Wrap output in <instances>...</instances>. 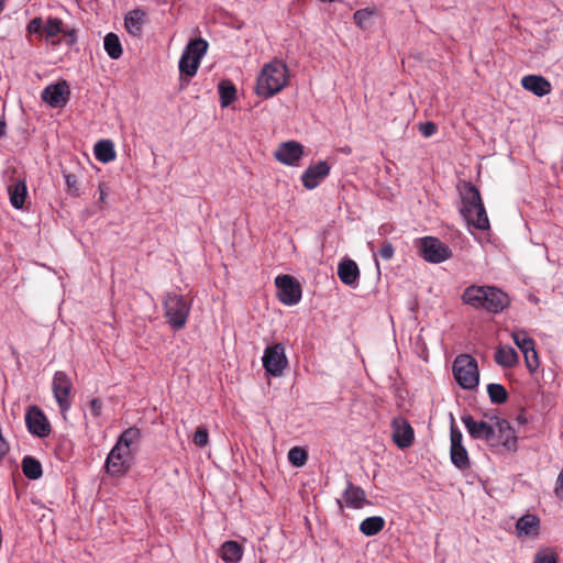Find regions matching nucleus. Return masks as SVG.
<instances>
[{"mask_svg":"<svg viewBox=\"0 0 563 563\" xmlns=\"http://www.w3.org/2000/svg\"><path fill=\"white\" fill-rule=\"evenodd\" d=\"M462 300L475 309H485L493 313L503 311L509 305L507 294L492 286H468L462 295Z\"/></svg>","mask_w":563,"mask_h":563,"instance_id":"nucleus-1","label":"nucleus"},{"mask_svg":"<svg viewBox=\"0 0 563 563\" xmlns=\"http://www.w3.org/2000/svg\"><path fill=\"white\" fill-rule=\"evenodd\" d=\"M461 197V213L465 221L478 230H487L489 220L479 190L472 183H465Z\"/></svg>","mask_w":563,"mask_h":563,"instance_id":"nucleus-2","label":"nucleus"},{"mask_svg":"<svg viewBox=\"0 0 563 563\" xmlns=\"http://www.w3.org/2000/svg\"><path fill=\"white\" fill-rule=\"evenodd\" d=\"M287 82V65L279 59H274L263 67L257 78L256 92L261 97L269 98L283 90Z\"/></svg>","mask_w":563,"mask_h":563,"instance_id":"nucleus-3","label":"nucleus"},{"mask_svg":"<svg viewBox=\"0 0 563 563\" xmlns=\"http://www.w3.org/2000/svg\"><path fill=\"white\" fill-rule=\"evenodd\" d=\"M164 317L172 329L178 331L185 328L191 309V303L184 296L168 292L165 296Z\"/></svg>","mask_w":563,"mask_h":563,"instance_id":"nucleus-4","label":"nucleus"},{"mask_svg":"<svg viewBox=\"0 0 563 563\" xmlns=\"http://www.w3.org/2000/svg\"><path fill=\"white\" fill-rule=\"evenodd\" d=\"M453 374L457 384L464 389H473L478 385L477 362L468 354L456 356L453 362Z\"/></svg>","mask_w":563,"mask_h":563,"instance_id":"nucleus-5","label":"nucleus"},{"mask_svg":"<svg viewBox=\"0 0 563 563\" xmlns=\"http://www.w3.org/2000/svg\"><path fill=\"white\" fill-rule=\"evenodd\" d=\"M208 42L203 38L191 40L185 47L179 59V71L188 77H194L200 65V60L208 49Z\"/></svg>","mask_w":563,"mask_h":563,"instance_id":"nucleus-6","label":"nucleus"},{"mask_svg":"<svg viewBox=\"0 0 563 563\" xmlns=\"http://www.w3.org/2000/svg\"><path fill=\"white\" fill-rule=\"evenodd\" d=\"M417 247L419 255L429 263L439 264L452 257L451 249L434 236L419 239Z\"/></svg>","mask_w":563,"mask_h":563,"instance_id":"nucleus-7","label":"nucleus"},{"mask_svg":"<svg viewBox=\"0 0 563 563\" xmlns=\"http://www.w3.org/2000/svg\"><path fill=\"white\" fill-rule=\"evenodd\" d=\"M263 366L268 375L280 376L288 365L285 347L282 343L267 346L262 358Z\"/></svg>","mask_w":563,"mask_h":563,"instance_id":"nucleus-8","label":"nucleus"},{"mask_svg":"<svg viewBox=\"0 0 563 563\" xmlns=\"http://www.w3.org/2000/svg\"><path fill=\"white\" fill-rule=\"evenodd\" d=\"M278 289L277 297L284 305H296L301 299V286L299 282L290 275H279L275 279Z\"/></svg>","mask_w":563,"mask_h":563,"instance_id":"nucleus-9","label":"nucleus"},{"mask_svg":"<svg viewBox=\"0 0 563 563\" xmlns=\"http://www.w3.org/2000/svg\"><path fill=\"white\" fill-rule=\"evenodd\" d=\"M52 389L59 409L65 412L71 406L70 395L73 390V382L67 373L57 371L54 374Z\"/></svg>","mask_w":563,"mask_h":563,"instance_id":"nucleus-10","label":"nucleus"},{"mask_svg":"<svg viewBox=\"0 0 563 563\" xmlns=\"http://www.w3.org/2000/svg\"><path fill=\"white\" fill-rule=\"evenodd\" d=\"M140 430L136 428L126 429L118 439L115 445L107 457H126L137 452L140 443Z\"/></svg>","mask_w":563,"mask_h":563,"instance_id":"nucleus-11","label":"nucleus"},{"mask_svg":"<svg viewBox=\"0 0 563 563\" xmlns=\"http://www.w3.org/2000/svg\"><path fill=\"white\" fill-rule=\"evenodd\" d=\"M496 443L488 444L492 448L505 449V452H512L517 448V437L510 423L505 419H497L493 426Z\"/></svg>","mask_w":563,"mask_h":563,"instance_id":"nucleus-12","label":"nucleus"},{"mask_svg":"<svg viewBox=\"0 0 563 563\" xmlns=\"http://www.w3.org/2000/svg\"><path fill=\"white\" fill-rule=\"evenodd\" d=\"M336 505L340 511H343L344 507L351 509H362L366 505H371L363 488L347 482L345 489L342 493V498L336 499Z\"/></svg>","mask_w":563,"mask_h":563,"instance_id":"nucleus-13","label":"nucleus"},{"mask_svg":"<svg viewBox=\"0 0 563 563\" xmlns=\"http://www.w3.org/2000/svg\"><path fill=\"white\" fill-rule=\"evenodd\" d=\"M70 97V88L66 80H60L54 85H48L41 93L44 102L53 108H64Z\"/></svg>","mask_w":563,"mask_h":563,"instance_id":"nucleus-14","label":"nucleus"},{"mask_svg":"<svg viewBox=\"0 0 563 563\" xmlns=\"http://www.w3.org/2000/svg\"><path fill=\"white\" fill-rule=\"evenodd\" d=\"M461 420L472 438L485 440L487 444L496 443L493 429L494 423H488L483 420L477 421L468 413L463 415Z\"/></svg>","mask_w":563,"mask_h":563,"instance_id":"nucleus-15","label":"nucleus"},{"mask_svg":"<svg viewBox=\"0 0 563 563\" xmlns=\"http://www.w3.org/2000/svg\"><path fill=\"white\" fill-rule=\"evenodd\" d=\"M25 423L27 430L36 437L45 438L51 433V424L42 409L37 406L29 407L25 415Z\"/></svg>","mask_w":563,"mask_h":563,"instance_id":"nucleus-16","label":"nucleus"},{"mask_svg":"<svg viewBox=\"0 0 563 563\" xmlns=\"http://www.w3.org/2000/svg\"><path fill=\"white\" fill-rule=\"evenodd\" d=\"M275 158L288 166H297L303 156V146L296 141L283 142L274 154Z\"/></svg>","mask_w":563,"mask_h":563,"instance_id":"nucleus-17","label":"nucleus"},{"mask_svg":"<svg viewBox=\"0 0 563 563\" xmlns=\"http://www.w3.org/2000/svg\"><path fill=\"white\" fill-rule=\"evenodd\" d=\"M330 169V165L325 161L310 165L301 176L303 187L309 190L314 189L329 175Z\"/></svg>","mask_w":563,"mask_h":563,"instance_id":"nucleus-18","label":"nucleus"},{"mask_svg":"<svg viewBox=\"0 0 563 563\" xmlns=\"http://www.w3.org/2000/svg\"><path fill=\"white\" fill-rule=\"evenodd\" d=\"M515 531L518 538L536 539L540 533V519L536 515H523L517 520Z\"/></svg>","mask_w":563,"mask_h":563,"instance_id":"nucleus-19","label":"nucleus"},{"mask_svg":"<svg viewBox=\"0 0 563 563\" xmlns=\"http://www.w3.org/2000/svg\"><path fill=\"white\" fill-rule=\"evenodd\" d=\"M521 85L526 90L533 92L538 97H543L551 91V84L549 80L538 75H528L522 77Z\"/></svg>","mask_w":563,"mask_h":563,"instance_id":"nucleus-20","label":"nucleus"},{"mask_svg":"<svg viewBox=\"0 0 563 563\" xmlns=\"http://www.w3.org/2000/svg\"><path fill=\"white\" fill-rule=\"evenodd\" d=\"M8 194L10 202L15 209L23 208L27 196L25 179H13L8 185Z\"/></svg>","mask_w":563,"mask_h":563,"instance_id":"nucleus-21","label":"nucleus"},{"mask_svg":"<svg viewBox=\"0 0 563 563\" xmlns=\"http://www.w3.org/2000/svg\"><path fill=\"white\" fill-rule=\"evenodd\" d=\"M338 276L343 284L354 286L360 277L356 263L350 258L343 260L338 266Z\"/></svg>","mask_w":563,"mask_h":563,"instance_id":"nucleus-22","label":"nucleus"},{"mask_svg":"<svg viewBox=\"0 0 563 563\" xmlns=\"http://www.w3.org/2000/svg\"><path fill=\"white\" fill-rule=\"evenodd\" d=\"M145 13L140 9L130 11L124 19V25L128 33L134 37H140L143 32Z\"/></svg>","mask_w":563,"mask_h":563,"instance_id":"nucleus-23","label":"nucleus"},{"mask_svg":"<svg viewBox=\"0 0 563 563\" xmlns=\"http://www.w3.org/2000/svg\"><path fill=\"white\" fill-rule=\"evenodd\" d=\"M219 555L225 563H239L243 556V548L236 541H225L219 550Z\"/></svg>","mask_w":563,"mask_h":563,"instance_id":"nucleus-24","label":"nucleus"},{"mask_svg":"<svg viewBox=\"0 0 563 563\" xmlns=\"http://www.w3.org/2000/svg\"><path fill=\"white\" fill-rule=\"evenodd\" d=\"M393 439L399 448H407L412 443L413 430L406 421L395 422Z\"/></svg>","mask_w":563,"mask_h":563,"instance_id":"nucleus-25","label":"nucleus"},{"mask_svg":"<svg viewBox=\"0 0 563 563\" xmlns=\"http://www.w3.org/2000/svg\"><path fill=\"white\" fill-rule=\"evenodd\" d=\"M386 521L380 516H373L365 518L360 523V532L365 537H374L378 534L385 527Z\"/></svg>","mask_w":563,"mask_h":563,"instance_id":"nucleus-26","label":"nucleus"},{"mask_svg":"<svg viewBox=\"0 0 563 563\" xmlns=\"http://www.w3.org/2000/svg\"><path fill=\"white\" fill-rule=\"evenodd\" d=\"M495 362L505 368H510L518 363V354L510 346H501L495 353Z\"/></svg>","mask_w":563,"mask_h":563,"instance_id":"nucleus-27","label":"nucleus"},{"mask_svg":"<svg viewBox=\"0 0 563 563\" xmlns=\"http://www.w3.org/2000/svg\"><path fill=\"white\" fill-rule=\"evenodd\" d=\"M96 158L102 163H109L115 158L113 143L110 140H101L95 145Z\"/></svg>","mask_w":563,"mask_h":563,"instance_id":"nucleus-28","label":"nucleus"},{"mask_svg":"<svg viewBox=\"0 0 563 563\" xmlns=\"http://www.w3.org/2000/svg\"><path fill=\"white\" fill-rule=\"evenodd\" d=\"M220 104L229 107L236 98V88L230 80H222L219 86Z\"/></svg>","mask_w":563,"mask_h":563,"instance_id":"nucleus-29","label":"nucleus"},{"mask_svg":"<svg viewBox=\"0 0 563 563\" xmlns=\"http://www.w3.org/2000/svg\"><path fill=\"white\" fill-rule=\"evenodd\" d=\"M103 45H104V49H106L107 54L112 59H118V58L121 57L123 51H122L121 42H120L119 36L117 34L108 33L104 36Z\"/></svg>","mask_w":563,"mask_h":563,"instance_id":"nucleus-30","label":"nucleus"},{"mask_svg":"<svg viewBox=\"0 0 563 563\" xmlns=\"http://www.w3.org/2000/svg\"><path fill=\"white\" fill-rule=\"evenodd\" d=\"M450 457H467V451L462 445V433L453 429L451 430V456Z\"/></svg>","mask_w":563,"mask_h":563,"instance_id":"nucleus-31","label":"nucleus"},{"mask_svg":"<svg viewBox=\"0 0 563 563\" xmlns=\"http://www.w3.org/2000/svg\"><path fill=\"white\" fill-rule=\"evenodd\" d=\"M104 467L108 474L120 476L125 474L131 465L129 460H106Z\"/></svg>","mask_w":563,"mask_h":563,"instance_id":"nucleus-32","label":"nucleus"},{"mask_svg":"<svg viewBox=\"0 0 563 563\" xmlns=\"http://www.w3.org/2000/svg\"><path fill=\"white\" fill-rule=\"evenodd\" d=\"M22 470L30 479H38L42 474V465L38 460H22Z\"/></svg>","mask_w":563,"mask_h":563,"instance_id":"nucleus-33","label":"nucleus"},{"mask_svg":"<svg viewBox=\"0 0 563 563\" xmlns=\"http://www.w3.org/2000/svg\"><path fill=\"white\" fill-rule=\"evenodd\" d=\"M487 393L493 404H504L508 399V393L506 388L500 384H489L487 386Z\"/></svg>","mask_w":563,"mask_h":563,"instance_id":"nucleus-34","label":"nucleus"},{"mask_svg":"<svg viewBox=\"0 0 563 563\" xmlns=\"http://www.w3.org/2000/svg\"><path fill=\"white\" fill-rule=\"evenodd\" d=\"M375 13L376 11L374 9H360L354 12L353 20L358 27H361L362 30H366Z\"/></svg>","mask_w":563,"mask_h":563,"instance_id":"nucleus-35","label":"nucleus"},{"mask_svg":"<svg viewBox=\"0 0 563 563\" xmlns=\"http://www.w3.org/2000/svg\"><path fill=\"white\" fill-rule=\"evenodd\" d=\"M512 339L523 354H527V352L534 347V341L525 331H515Z\"/></svg>","mask_w":563,"mask_h":563,"instance_id":"nucleus-36","label":"nucleus"},{"mask_svg":"<svg viewBox=\"0 0 563 563\" xmlns=\"http://www.w3.org/2000/svg\"><path fill=\"white\" fill-rule=\"evenodd\" d=\"M65 183H66V191L71 197L80 196L79 180L75 174L63 172Z\"/></svg>","mask_w":563,"mask_h":563,"instance_id":"nucleus-37","label":"nucleus"},{"mask_svg":"<svg viewBox=\"0 0 563 563\" xmlns=\"http://www.w3.org/2000/svg\"><path fill=\"white\" fill-rule=\"evenodd\" d=\"M44 32L47 38H54L64 32L63 21L57 18H49L47 23L44 25Z\"/></svg>","mask_w":563,"mask_h":563,"instance_id":"nucleus-38","label":"nucleus"},{"mask_svg":"<svg viewBox=\"0 0 563 563\" xmlns=\"http://www.w3.org/2000/svg\"><path fill=\"white\" fill-rule=\"evenodd\" d=\"M533 563H558L556 554L551 548L537 551Z\"/></svg>","mask_w":563,"mask_h":563,"instance_id":"nucleus-39","label":"nucleus"},{"mask_svg":"<svg viewBox=\"0 0 563 563\" xmlns=\"http://www.w3.org/2000/svg\"><path fill=\"white\" fill-rule=\"evenodd\" d=\"M523 356H525V363H526L527 368L531 373L536 372L540 364L536 349L532 347V350L527 352V354H523Z\"/></svg>","mask_w":563,"mask_h":563,"instance_id":"nucleus-40","label":"nucleus"},{"mask_svg":"<svg viewBox=\"0 0 563 563\" xmlns=\"http://www.w3.org/2000/svg\"><path fill=\"white\" fill-rule=\"evenodd\" d=\"M209 433L206 427L200 426L194 434V443L198 446H205L208 443Z\"/></svg>","mask_w":563,"mask_h":563,"instance_id":"nucleus-41","label":"nucleus"},{"mask_svg":"<svg viewBox=\"0 0 563 563\" xmlns=\"http://www.w3.org/2000/svg\"><path fill=\"white\" fill-rule=\"evenodd\" d=\"M26 30L30 34H37V33H41L42 30L44 31L42 18L36 16V18L32 19L29 22Z\"/></svg>","mask_w":563,"mask_h":563,"instance_id":"nucleus-42","label":"nucleus"},{"mask_svg":"<svg viewBox=\"0 0 563 563\" xmlns=\"http://www.w3.org/2000/svg\"><path fill=\"white\" fill-rule=\"evenodd\" d=\"M437 124L431 121H427L419 124V131L424 137L432 136L437 132Z\"/></svg>","mask_w":563,"mask_h":563,"instance_id":"nucleus-43","label":"nucleus"},{"mask_svg":"<svg viewBox=\"0 0 563 563\" xmlns=\"http://www.w3.org/2000/svg\"><path fill=\"white\" fill-rule=\"evenodd\" d=\"M379 255L384 260L389 261L394 256V246H393V244L389 243V242H385L382 245L380 250H379Z\"/></svg>","mask_w":563,"mask_h":563,"instance_id":"nucleus-44","label":"nucleus"},{"mask_svg":"<svg viewBox=\"0 0 563 563\" xmlns=\"http://www.w3.org/2000/svg\"><path fill=\"white\" fill-rule=\"evenodd\" d=\"M107 195H108V187L106 186V184L101 183L99 185V199H98V208H99V210H103L104 209V203H106Z\"/></svg>","mask_w":563,"mask_h":563,"instance_id":"nucleus-45","label":"nucleus"},{"mask_svg":"<svg viewBox=\"0 0 563 563\" xmlns=\"http://www.w3.org/2000/svg\"><path fill=\"white\" fill-rule=\"evenodd\" d=\"M90 411L95 418L100 417L102 410V401L99 398H93L90 404Z\"/></svg>","mask_w":563,"mask_h":563,"instance_id":"nucleus-46","label":"nucleus"},{"mask_svg":"<svg viewBox=\"0 0 563 563\" xmlns=\"http://www.w3.org/2000/svg\"><path fill=\"white\" fill-rule=\"evenodd\" d=\"M287 457H308V452L305 448L294 446L289 450Z\"/></svg>","mask_w":563,"mask_h":563,"instance_id":"nucleus-47","label":"nucleus"},{"mask_svg":"<svg viewBox=\"0 0 563 563\" xmlns=\"http://www.w3.org/2000/svg\"><path fill=\"white\" fill-rule=\"evenodd\" d=\"M555 496L563 500V470L561 471L554 489Z\"/></svg>","mask_w":563,"mask_h":563,"instance_id":"nucleus-48","label":"nucleus"},{"mask_svg":"<svg viewBox=\"0 0 563 563\" xmlns=\"http://www.w3.org/2000/svg\"><path fill=\"white\" fill-rule=\"evenodd\" d=\"M73 445L70 443V441H63L62 444H60V449L59 451L56 452L57 455H62V454H73Z\"/></svg>","mask_w":563,"mask_h":563,"instance_id":"nucleus-49","label":"nucleus"},{"mask_svg":"<svg viewBox=\"0 0 563 563\" xmlns=\"http://www.w3.org/2000/svg\"><path fill=\"white\" fill-rule=\"evenodd\" d=\"M452 463L457 467L459 470H466L470 466V460H451Z\"/></svg>","mask_w":563,"mask_h":563,"instance_id":"nucleus-50","label":"nucleus"},{"mask_svg":"<svg viewBox=\"0 0 563 563\" xmlns=\"http://www.w3.org/2000/svg\"><path fill=\"white\" fill-rule=\"evenodd\" d=\"M5 131H7L5 120H4V118L0 117V137L5 135Z\"/></svg>","mask_w":563,"mask_h":563,"instance_id":"nucleus-51","label":"nucleus"},{"mask_svg":"<svg viewBox=\"0 0 563 563\" xmlns=\"http://www.w3.org/2000/svg\"><path fill=\"white\" fill-rule=\"evenodd\" d=\"M294 467H302L307 460H289Z\"/></svg>","mask_w":563,"mask_h":563,"instance_id":"nucleus-52","label":"nucleus"},{"mask_svg":"<svg viewBox=\"0 0 563 563\" xmlns=\"http://www.w3.org/2000/svg\"><path fill=\"white\" fill-rule=\"evenodd\" d=\"M67 35L70 37L69 43H73L74 42V31L67 33Z\"/></svg>","mask_w":563,"mask_h":563,"instance_id":"nucleus-53","label":"nucleus"},{"mask_svg":"<svg viewBox=\"0 0 563 563\" xmlns=\"http://www.w3.org/2000/svg\"><path fill=\"white\" fill-rule=\"evenodd\" d=\"M3 10V0H0V12Z\"/></svg>","mask_w":563,"mask_h":563,"instance_id":"nucleus-54","label":"nucleus"}]
</instances>
